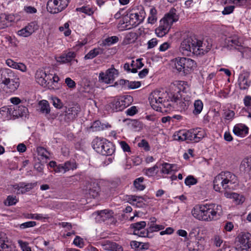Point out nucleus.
Wrapping results in <instances>:
<instances>
[{
  "instance_id": "1",
  "label": "nucleus",
  "mask_w": 251,
  "mask_h": 251,
  "mask_svg": "<svg viewBox=\"0 0 251 251\" xmlns=\"http://www.w3.org/2000/svg\"><path fill=\"white\" fill-rule=\"evenodd\" d=\"M210 48L211 45H206L195 37H189L181 42L179 51L184 55L189 56L191 53L198 55L207 52Z\"/></svg>"
},
{
  "instance_id": "2",
  "label": "nucleus",
  "mask_w": 251,
  "mask_h": 251,
  "mask_svg": "<svg viewBox=\"0 0 251 251\" xmlns=\"http://www.w3.org/2000/svg\"><path fill=\"white\" fill-rule=\"evenodd\" d=\"M237 176L229 172H222L217 175L213 180V188L217 192L230 190L233 185L237 182Z\"/></svg>"
},
{
  "instance_id": "3",
  "label": "nucleus",
  "mask_w": 251,
  "mask_h": 251,
  "mask_svg": "<svg viewBox=\"0 0 251 251\" xmlns=\"http://www.w3.org/2000/svg\"><path fill=\"white\" fill-rule=\"evenodd\" d=\"M178 18L176 10L175 8H171L169 12L160 20L159 26L155 30L156 35L162 37L167 34L172 24L177 21Z\"/></svg>"
},
{
  "instance_id": "4",
  "label": "nucleus",
  "mask_w": 251,
  "mask_h": 251,
  "mask_svg": "<svg viewBox=\"0 0 251 251\" xmlns=\"http://www.w3.org/2000/svg\"><path fill=\"white\" fill-rule=\"evenodd\" d=\"M0 73L1 83L6 86L11 92L15 91L20 85L19 78L16 74L8 68L1 69Z\"/></svg>"
},
{
  "instance_id": "5",
  "label": "nucleus",
  "mask_w": 251,
  "mask_h": 251,
  "mask_svg": "<svg viewBox=\"0 0 251 251\" xmlns=\"http://www.w3.org/2000/svg\"><path fill=\"white\" fill-rule=\"evenodd\" d=\"M92 147L98 153L103 155H111L115 151L114 145L103 138H95L92 142Z\"/></svg>"
},
{
  "instance_id": "6",
  "label": "nucleus",
  "mask_w": 251,
  "mask_h": 251,
  "mask_svg": "<svg viewBox=\"0 0 251 251\" xmlns=\"http://www.w3.org/2000/svg\"><path fill=\"white\" fill-rule=\"evenodd\" d=\"M130 96H125L123 97L114 100L106 105V109L111 112L122 111L130 105L132 101Z\"/></svg>"
},
{
  "instance_id": "7",
  "label": "nucleus",
  "mask_w": 251,
  "mask_h": 251,
  "mask_svg": "<svg viewBox=\"0 0 251 251\" xmlns=\"http://www.w3.org/2000/svg\"><path fill=\"white\" fill-rule=\"evenodd\" d=\"M167 94L159 90L152 92L150 95L149 100L152 108L156 111H161V105L166 106V96Z\"/></svg>"
},
{
  "instance_id": "8",
  "label": "nucleus",
  "mask_w": 251,
  "mask_h": 251,
  "mask_svg": "<svg viewBox=\"0 0 251 251\" xmlns=\"http://www.w3.org/2000/svg\"><path fill=\"white\" fill-rule=\"evenodd\" d=\"M221 205L215 203L204 204V221L210 222L218 218L222 213Z\"/></svg>"
},
{
  "instance_id": "9",
  "label": "nucleus",
  "mask_w": 251,
  "mask_h": 251,
  "mask_svg": "<svg viewBox=\"0 0 251 251\" xmlns=\"http://www.w3.org/2000/svg\"><path fill=\"white\" fill-rule=\"evenodd\" d=\"M175 65L176 69L179 73L186 75L196 67V64L190 58L180 57L176 58Z\"/></svg>"
},
{
  "instance_id": "10",
  "label": "nucleus",
  "mask_w": 251,
  "mask_h": 251,
  "mask_svg": "<svg viewBox=\"0 0 251 251\" xmlns=\"http://www.w3.org/2000/svg\"><path fill=\"white\" fill-rule=\"evenodd\" d=\"M81 111L80 106L77 104H74L71 107L66 108L65 111L59 116V119L61 122L69 123L74 121Z\"/></svg>"
},
{
  "instance_id": "11",
  "label": "nucleus",
  "mask_w": 251,
  "mask_h": 251,
  "mask_svg": "<svg viewBox=\"0 0 251 251\" xmlns=\"http://www.w3.org/2000/svg\"><path fill=\"white\" fill-rule=\"evenodd\" d=\"M69 2L68 0H49L47 8L51 13H58L65 9L68 5Z\"/></svg>"
},
{
  "instance_id": "12",
  "label": "nucleus",
  "mask_w": 251,
  "mask_h": 251,
  "mask_svg": "<svg viewBox=\"0 0 251 251\" xmlns=\"http://www.w3.org/2000/svg\"><path fill=\"white\" fill-rule=\"evenodd\" d=\"M239 248L241 251H251V234L241 233L237 236Z\"/></svg>"
},
{
  "instance_id": "13",
  "label": "nucleus",
  "mask_w": 251,
  "mask_h": 251,
  "mask_svg": "<svg viewBox=\"0 0 251 251\" xmlns=\"http://www.w3.org/2000/svg\"><path fill=\"white\" fill-rule=\"evenodd\" d=\"M145 13L144 12V10L142 8L139 12V13H132L130 14L129 17H125L124 20L123 21L122 23L121 21H120V22L121 23V24H125V21H126V23L127 24V21L128 20V23L129 25H132V26H136L140 24L143 21L145 17Z\"/></svg>"
},
{
  "instance_id": "14",
  "label": "nucleus",
  "mask_w": 251,
  "mask_h": 251,
  "mask_svg": "<svg viewBox=\"0 0 251 251\" xmlns=\"http://www.w3.org/2000/svg\"><path fill=\"white\" fill-rule=\"evenodd\" d=\"M195 135V129H191L188 130L180 131L175 136L177 137L176 139L178 140L185 141L188 140L196 142Z\"/></svg>"
},
{
  "instance_id": "15",
  "label": "nucleus",
  "mask_w": 251,
  "mask_h": 251,
  "mask_svg": "<svg viewBox=\"0 0 251 251\" xmlns=\"http://www.w3.org/2000/svg\"><path fill=\"white\" fill-rule=\"evenodd\" d=\"M51 74H47L43 70L37 71L35 74V79L36 82L40 85L48 87V85L50 83L49 80L50 79Z\"/></svg>"
},
{
  "instance_id": "16",
  "label": "nucleus",
  "mask_w": 251,
  "mask_h": 251,
  "mask_svg": "<svg viewBox=\"0 0 251 251\" xmlns=\"http://www.w3.org/2000/svg\"><path fill=\"white\" fill-rule=\"evenodd\" d=\"M38 28L37 24L35 22H32L28 24L26 26L18 31V34L21 36L26 37L29 36Z\"/></svg>"
},
{
  "instance_id": "17",
  "label": "nucleus",
  "mask_w": 251,
  "mask_h": 251,
  "mask_svg": "<svg viewBox=\"0 0 251 251\" xmlns=\"http://www.w3.org/2000/svg\"><path fill=\"white\" fill-rule=\"evenodd\" d=\"M238 84L240 89H248L251 84V80L250 79V73L244 72L241 74L238 77Z\"/></svg>"
},
{
  "instance_id": "18",
  "label": "nucleus",
  "mask_w": 251,
  "mask_h": 251,
  "mask_svg": "<svg viewBox=\"0 0 251 251\" xmlns=\"http://www.w3.org/2000/svg\"><path fill=\"white\" fill-rule=\"evenodd\" d=\"M146 226L145 221L136 222L131 225V227L134 229L133 234L138 235L139 237H145L148 236L147 230H141Z\"/></svg>"
},
{
  "instance_id": "19",
  "label": "nucleus",
  "mask_w": 251,
  "mask_h": 251,
  "mask_svg": "<svg viewBox=\"0 0 251 251\" xmlns=\"http://www.w3.org/2000/svg\"><path fill=\"white\" fill-rule=\"evenodd\" d=\"M226 43L228 47L233 48L242 52L243 48L241 45V42L237 37H228L226 39Z\"/></svg>"
},
{
  "instance_id": "20",
  "label": "nucleus",
  "mask_w": 251,
  "mask_h": 251,
  "mask_svg": "<svg viewBox=\"0 0 251 251\" xmlns=\"http://www.w3.org/2000/svg\"><path fill=\"white\" fill-rule=\"evenodd\" d=\"M191 213L196 219L204 221V204L196 205L192 209Z\"/></svg>"
},
{
  "instance_id": "21",
  "label": "nucleus",
  "mask_w": 251,
  "mask_h": 251,
  "mask_svg": "<svg viewBox=\"0 0 251 251\" xmlns=\"http://www.w3.org/2000/svg\"><path fill=\"white\" fill-rule=\"evenodd\" d=\"M233 132L238 136H244L248 133L249 128L243 124H238L234 126Z\"/></svg>"
},
{
  "instance_id": "22",
  "label": "nucleus",
  "mask_w": 251,
  "mask_h": 251,
  "mask_svg": "<svg viewBox=\"0 0 251 251\" xmlns=\"http://www.w3.org/2000/svg\"><path fill=\"white\" fill-rule=\"evenodd\" d=\"M95 213L97 214V219L103 222L113 218L114 214L112 210L108 209L98 211Z\"/></svg>"
},
{
  "instance_id": "23",
  "label": "nucleus",
  "mask_w": 251,
  "mask_h": 251,
  "mask_svg": "<svg viewBox=\"0 0 251 251\" xmlns=\"http://www.w3.org/2000/svg\"><path fill=\"white\" fill-rule=\"evenodd\" d=\"M103 249L105 250L110 251H123V248L120 245L109 241H105V243L102 245Z\"/></svg>"
},
{
  "instance_id": "24",
  "label": "nucleus",
  "mask_w": 251,
  "mask_h": 251,
  "mask_svg": "<svg viewBox=\"0 0 251 251\" xmlns=\"http://www.w3.org/2000/svg\"><path fill=\"white\" fill-rule=\"evenodd\" d=\"M128 200L130 201L131 204L138 207H142L145 205L143 201L144 199L141 196L130 195L128 196Z\"/></svg>"
},
{
  "instance_id": "25",
  "label": "nucleus",
  "mask_w": 251,
  "mask_h": 251,
  "mask_svg": "<svg viewBox=\"0 0 251 251\" xmlns=\"http://www.w3.org/2000/svg\"><path fill=\"white\" fill-rule=\"evenodd\" d=\"M240 170L251 175V157L244 159L240 166Z\"/></svg>"
},
{
  "instance_id": "26",
  "label": "nucleus",
  "mask_w": 251,
  "mask_h": 251,
  "mask_svg": "<svg viewBox=\"0 0 251 251\" xmlns=\"http://www.w3.org/2000/svg\"><path fill=\"white\" fill-rule=\"evenodd\" d=\"M0 117L4 120H9L11 115H14V110L11 107L3 106L0 108Z\"/></svg>"
},
{
  "instance_id": "27",
  "label": "nucleus",
  "mask_w": 251,
  "mask_h": 251,
  "mask_svg": "<svg viewBox=\"0 0 251 251\" xmlns=\"http://www.w3.org/2000/svg\"><path fill=\"white\" fill-rule=\"evenodd\" d=\"M100 190V188L98 184L91 183L88 188L87 194L89 195L90 197L95 198L99 196Z\"/></svg>"
},
{
  "instance_id": "28",
  "label": "nucleus",
  "mask_w": 251,
  "mask_h": 251,
  "mask_svg": "<svg viewBox=\"0 0 251 251\" xmlns=\"http://www.w3.org/2000/svg\"><path fill=\"white\" fill-rule=\"evenodd\" d=\"M10 247L8 244L6 234L3 232H0V251H9Z\"/></svg>"
},
{
  "instance_id": "29",
  "label": "nucleus",
  "mask_w": 251,
  "mask_h": 251,
  "mask_svg": "<svg viewBox=\"0 0 251 251\" xmlns=\"http://www.w3.org/2000/svg\"><path fill=\"white\" fill-rule=\"evenodd\" d=\"M39 110L40 113L47 115L50 112V106L49 102L46 100H42L39 102Z\"/></svg>"
},
{
  "instance_id": "30",
  "label": "nucleus",
  "mask_w": 251,
  "mask_h": 251,
  "mask_svg": "<svg viewBox=\"0 0 251 251\" xmlns=\"http://www.w3.org/2000/svg\"><path fill=\"white\" fill-rule=\"evenodd\" d=\"M75 52L70 51L59 57L58 61L62 63L70 62L75 58Z\"/></svg>"
},
{
  "instance_id": "31",
  "label": "nucleus",
  "mask_w": 251,
  "mask_h": 251,
  "mask_svg": "<svg viewBox=\"0 0 251 251\" xmlns=\"http://www.w3.org/2000/svg\"><path fill=\"white\" fill-rule=\"evenodd\" d=\"M143 58H138L135 60H132L130 66L132 67L131 72L132 73H136L138 69H140L144 66L142 62Z\"/></svg>"
},
{
  "instance_id": "32",
  "label": "nucleus",
  "mask_w": 251,
  "mask_h": 251,
  "mask_svg": "<svg viewBox=\"0 0 251 251\" xmlns=\"http://www.w3.org/2000/svg\"><path fill=\"white\" fill-rule=\"evenodd\" d=\"M103 52V50L101 48H95L91 50L84 57L85 59H91L99 54H101Z\"/></svg>"
},
{
  "instance_id": "33",
  "label": "nucleus",
  "mask_w": 251,
  "mask_h": 251,
  "mask_svg": "<svg viewBox=\"0 0 251 251\" xmlns=\"http://www.w3.org/2000/svg\"><path fill=\"white\" fill-rule=\"evenodd\" d=\"M59 77L57 75H53L51 74V76L50 79L49 80V81L50 82V83L48 85V88L50 89H57L58 88L57 83L59 80Z\"/></svg>"
},
{
  "instance_id": "34",
  "label": "nucleus",
  "mask_w": 251,
  "mask_h": 251,
  "mask_svg": "<svg viewBox=\"0 0 251 251\" xmlns=\"http://www.w3.org/2000/svg\"><path fill=\"white\" fill-rule=\"evenodd\" d=\"M176 166L175 164H171L168 163H164L162 164V168L161 173L165 174H169L172 171L176 170Z\"/></svg>"
},
{
  "instance_id": "35",
  "label": "nucleus",
  "mask_w": 251,
  "mask_h": 251,
  "mask_svg": "<svg viewBox=\"0 0 251 251\" xmlns=\"http://www.w3.org/2000/svg\"><path fill=\"white\" fill-rule=\"evenodd\" d=\"M14 111H15V114L21 117H26L28 112V109L23 105H19L14 108Z\"/></svg>"
},
{
  "instance_id": "36",
  "label": "nucleus",
  "mask_w": 251,
  "mask_h": 251,
  "mask_svg": "<svg viewBox=\"0 0 251 251\" xmlns=\"http://www.w3.org/2000/svg\"><path fill=\"white\" fill-rule=\"evenodd\" d=\"M23 185L22 188L20 190V191L17 192V194H25L33 189L36 185V183H25L23 182Z\"/></svg>"
},
{
  "instance_id": "37",
  "label": "nucleus",
  "mask_w": 251,
  "mask_h": 251,
  "mask_svg": "<svg viewBox=\"0 0 251 251\" xmlns=\"http://www.w3.org/2000/svg\"><path fill=\"white\" fill-rule=\"evenodd\" d=\"M157 11L154 7L150 10V14L148 19V23L151 24H154L157 21Z\"/></svg>"
},
{
  "instance_id": "38",
  "label": "nucleus",
  "mask_w": 251,
  "mask_h": 251,
  "mask_svg": "<svg viewBox=\"0 0 251 251\" xmlns=\"http://www.w3.org/2000/svg\"><path fill=\"white\" fill-rule=\"evenodd\" d=\"M144 178L143 177H140L135 179L133 185L138 191H142L145 188V186L143 184Z\"/></svg>"
},
{
  "instance_id": "39",
  "label": "nucleus",
  "mask_w": 251,
  "mask_h": 251,
  "mask_svg": "<svg viewBox=\"0 0 251 251\" xmlns=\"http://www.w3.org/2000/svg\"><path fill=\"white\" fill-rule=\"evenodd\" d=\"M158 166L155 165L152 167L145 169L144 170L146 175L149 176H155L158 172Z\"/></svg>"
},
{
  "instance_id": "40",
  "label": "nucleus",
  "mask_w": 251,
  "mask_h": 251,
  "mask_svg": "<svg viewBox=\"0 0 251 251\" xmlns=\"http://www.w3.org/2000/svg\"><path fill=\"white\" fill-rule=\"evenodd\" d=\"M106 72L107 74L109 80H110L111 83H113L115 77L118 75V70L114 68H111L108 69Z\"/></svg>"
},
{
  "instance_id": "41",
  "label": "nucleus",
  "mask_w": 251,
  "mask_h": 251,
  "mask_svg": "<svg viewBox=\"0 0 251 251\" xmlns=\"http://www.w3.org/2000/svg\"><path fill=\"white\" fill-rule=\"evenodd\" d=\"M185 82L184 81H176L171 84V87L172 89L176 90V88H177V93H179L180 91H183L185 87L183 85L185 84Z\"/></svg>"
},
{
  "instance_id": "42",
  "label": "nucleus",
  "mask_w": 251,
  "mask_h": 251,
  "mask_svg": "<svg viewBox=\"0 0 251 251\" xmlns=\"http://www.w3.org/2000/svg\"><path fill=\"white\" fill-rule=\"evenodd\" d=\"M203 108V103L201 100H197L194 102V110L193 113L195 115L200 114Z\"/></svg>"
},
{
  "instance_id": "43",
  "label": "nucleus",
  "mask_w": 251,
  "mask_h": 251,
  "mask_svg": "<svg viewBox=\"0 0 251 251\" xmlns=\"http://www.w3.org/2000/svg\"><path fill=\"white\" fill-rule=\"evenodd\" d=\"M137 34L135 32H130L127 33L124 40L126 44H130L133 42L137 39Z\"/></svg>"
},
{
  "instance_id": "44",
  "label": "nucleus",
  "mask_w": 251,
  "mask_h": 251,
  "mask_svg": "<svg viewBox=\"0 0 251 251\" xmlns=\"http://www.w3.org/2000/svg\"><path fill=\"white\" fill-rule=\"evenodd\" d=\"M195 132L196 142H199L206 135L204 130L201 128H195Z\"/></svg>"
},
{
  "instance_id": "45",
  "label": "nucleus",
  "mask_w": 251,
  "mask_h": 251,
  "mask_svg": "<svg viewBox=\"0 0 251 251\" xmlns=\"http://www.w3.org/2000/svg\"><path fill=\"white\" fill-rule=\"evenodd\" d=\"M18 202V200L16 196H8L6 200L4 201V204L6 206H11L15 205Z\"/></svg>"
},
{
  "instance_id": "46",
  "label": "nucleus",
  "mask_w": 251,
  "mask_h": 251,
  "mask_svg": "<svg viewBox=\"0 0 251 251\" xmlns=\"http://www.w3.org/2000/svg\"><path fill=\"white\" fill-rule=\"evenodd\" d=\"M198 182L197 179L195 178L194 176H188L185 179L184 183L187 186L190 187L191 185L196 184Z\"/></svg>"
},
{
  "instance_id": "47",
  "label": "nucleus",
  "mask_w": 251,
  "mask_h": 251,
  "mask_svg": "<svg viewBox=\"0 0 251 251\" xmlns=\"http://www.w3.org/2000/svg\"><path fill=\"white\" fill-rule=\"evenodd\" d=\"M164 226L162 225H153V224H151L150 226L147 229L148 232V236L149 237V233L153 232L154 231H158L164 228Z\"/></svg>"
},
{
  "instance_id": "48",
  "label": "nucleus",
  "mask_w": 251,
  "mask_h": 251,
  "mask_svg": "<svg viewBox=\"0 0 251 251\" xmlns=\"http://www.w3.org/2000/svg\"><path fill=\"white\" fill-rule=\"evenodd\" d=\"M65 168L66 172L71 170H74L77 168V165L74 161H67L64 163Z\"/></svg>"
},
{
  "instance_id": "49",
  "label": "nucleus",
  "mask_w": 251,
  "mask_h": 251,
  "mask_svg": "<svg viewBox=\"0 0 251 251\" xmlns=\"http://www.w3.org/2000/svg\"><path fill=\"white\" fill-rule=\"evenodd\" d=\"M118 40L119 38L117 36H113L106 38L104 40L103 43L104 44V45L109 46L117 43L118 41Z\"/></svg>"
},
{
  "instance_id": "50",
  "label": "nucleus",
  "mask_w": 251,
  "mask_h": 251,
  "mask_svg": "<svg viewBox=\"0 0 251 251\" xmlns=\"http://www.w3.org/2000/svg\"><path fill=\"white\" fill-rule=\"evenodd\" d=\"M99 81L104 82L106 84H110L112 83L110 80H109V78L106 72L104 73L103 72H101L99 74Z\"/></svg>"
},
{
  "instance_id": "51",
  "label": "nucleus",
  "mask_w": 251,
  "mask_h": 251,
  "mask_svg": "<svg viewBox=\"0 0 251 251\" xmlns=\"http://www.w3.org/2000/svg\"><path fill=\"white\" fill-rule=\"evenodd\" d=\"M37 152L39 155L43 156L45 158H48V154H49L48 151L43 147H38L37 148Z\"/></svg>"
},
{
  "instance_id": "52",
  "label": "nucleus",
  "mask_w": 251,
  "mask_h": 251,
  "mask_svg": "<svg viewBox=\"0 0 251 251\" xmlns=\"http://www.w3.org/2000/svg\"><path fill=\"white\" fill-rule=\"evenodd\" d=\"M76 10L77 11L81 12L88 15H91L93 13V10L91 8L87 6H82L81 7L77 8Z\"/></svg>"
},
{
  "instance_id": "53",
  "label": "nucleus",
  "mask_w": 251,
  "mask_h": 251,
  "mask_svg": "<svg viewBox=\"0 0 251 251\" xmlns=\"http://www.w3.org/2000/svg\"><path fill=\"white\" fill-rule=\"evenodd\" d=\"M36 226V222L35 221H28L20 225V228L21 229H25L26 228L32 227Z\"/></svg>"
},
{
  "instance_id": "54",
  "label": "nucleus",
  "mask_w": 251,
  "mask_h": 251,
  "mask_svg": "<svg viewBox=\"0 0 251 251\" xmlns=\"http://www.w3.org/2000/svg\"><path fill=\"white\" fill-rule=\"evenodd\" d=\"M127 85V89H134L139 88L141 86V82L140 81H129L128 80Z\"/></svg>"
},
{
  "instance_id": "55",
  "label": "nucleus",
  "mask_w": 251,
  "mask_h": 251,
  "mask_svg": "<svg viewBox=\"0 0 251 251\" xmlns=\"http://www.w3.org/2000/svg\"><path fill=\"white\" fill-rule=\"evenodd\" d=\"M53 105L57 109H61L63 104L61 102V100L56 97L53 98L52 99Z\"/></svg>"
},
{
  "instance_id": "56",
  "label": "nucleus",
  "mask_w": 251,
  "mask_h": 251,
  "mask_svg": "<svg viewBox=\"0 0 251 251\" xmlns=\"http://www.w3.org/2000/svg\"><path fill=\"white\" fill-rule=\"evenodd\" d=\"M18 244L23 251H31V248L28 246V244L27 242L19 240Z\"/></svg>"
},
{
  "instance_id": "57",
  "label": "nucleus",
  "mask_w": 251,
  "mask_h": 251,
  "mask_svg": "<svg viewBox=\"0 0 251 251\" xmlns=\"http://www.w3.org/2000/svg\"><path fill=\"white\" fill-rule=\"evenodd\" d=\"M142 242H137L136 241H132L130 242V245L132 249L136 251H140V246Z\"/></svg>"
},
{
  "instance_id": "58",
  "label": "nucleus",
  "mask_w": 251,
  "mask_h": 251,
  "mask_svg": "<svg viewBox=\"0 0 251 251\" xmlns=\"http://www.w3.org/2000/svg\"><path fill=\"white\" fill-rule=\"evenodd\" d=\"M91 127L93 128V131H100L103 129L101 123L99 121H96L94 122Z\"/></svg>"
},
{
  "instance_id": "59",
  "label": "nucleus",
  "mask_w": 251,
  "mask_h": 251,
  "mask_svg": "<svg viewBox=\"0 0 251 251\" xmlns=\"http://www.w3.org/2000/svg\"><path fill=\"white\" fill-rule=\"evenodd\" d=\"M138 145L139 147L143 148L146 151H149L150 150L148 142L144 139L142 140L141 141L138 143Z\"/></svg>"
},
{
  "instance_id": "60",
  "label": "nucleus",
  "mask_w": 251,
  "mask_h": 251,
  "mask_svg": "<svg viewBox=\"0 0 251 251\" xmlns=\"http://www.w3.org/2000/svg\"><path fill=\"white\" fill-rule=\"evenodd\" d=\"M25 217L28 219H36L38 220H41L43 218L42 214H28Z\"/></svg>"
},
{
  "instance_id": "61",
  "label": "nucleus",
  "mask_w": 251,
  "mask_h": 251,
  "mask_svg": "<svg viewBox=\"0 0 251 251\" xmlns=\"http://www.w3.org/2000/svg\"><path fill=\"white\" fill-rule=\"evenodd\" d=\"M217 251H240L239 249L236 247H231L226 246L225 245L222 247V249L218 250Z\"/></svg>"
},
{
  "instance_id": "62",
  "label": "nucleus",
  "mask_w": 251,
  "mask_h": 251,
  "mask_svg": "<svg viewBox=\"0 0 251 251\" xmlns=\"http://www.w3.org/2000/svg\"><path fill=\"white\" fill-rule=\"evenodd\" d=\"M136 107L132 106L129 108L127 109L126 112V114L129 116H133L137 112Z\"/></svg>"
},
{
  "instance_id": "63",
  "label": "nucleus",
  "mask_w": 251,
  "mask_h": 251,
  "mask_svg": "<svg viewBox=\"0 0 251 251\" xmlns=\"http://www.w3.org/2000/svg\"><path fill=\"white\" fill-rule=\"evenodd\" d=\"M158 43V41L156 38H152L149 40L147 43L148 49H150L154 48Z\"/></svg>"
},
{
  "instance_id": "64",
  "label": "nucleus",
  "mask_w": 251,
  "mask_h": 251,
  "mask_svg": "<svg viewBox=\"0 0 251 251\" xmlns=\"http://www.w3.org/2000/svg\"><path fill=\"white\" fill-rule=\"evenodd\" d=\"M198 247V245L196 242L190 243L188 245V248L189 251H199Z\"/></svg>"
}]
</instances>
